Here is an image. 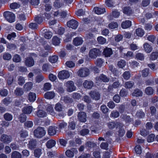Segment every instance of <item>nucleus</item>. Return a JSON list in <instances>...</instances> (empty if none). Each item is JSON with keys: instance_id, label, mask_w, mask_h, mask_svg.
I'll return each instance as SVG.
<instances>
[{"instance_id": "1", "label": "nucleus", "mask_w": 158, "mask_h": 158, "mask_svg": "<svg viewBox=\"0 0 158 158\" xmlns=\"http://www.w3.org/2000/svg\"><path fill=\"white\" fill-rule=\"evenodd\" d=\"M3 15L6 19L10 23H13L15 21V16L12 12L9 11H5Z\"/></svg>"}, {"instance_id": "2", "label": "nucleus", "mask_w": 158, "mask_h": 158, "mask_svg": "<svg viewBox=\"0 0 158 158\" xmlns=\"http://www.w3.org/2000/svg\"><path fill=\"white\" fill-rule=\"evenodd\" d=\"M45 133V131L43 128L39 127L35 130L34 134L36 137L41 138L44 135Z\"/></svg>"}, {"instance_id": "3", "label": "nucleus", "mask_w": 158, "mask_h": 158, "mask_svg": "<svg viewBox=\"0 0 158 158\" xmlns=\"http://www.w3.org/2000/svg\"><path fill=\"white\" fill-rule=\"evenodd\" d=\"M21 107H23L22 109V112L25 114H30L32 111L33 107L32 106L24 104Z\"/></svg>"}, {"instance_id": "4", "label": "nucleus", "mask_w": 158, "mask_h": 158, "mask_svg": "<svg viewBox=\"0 0 158 158\" xmlns=\"http://www.w3.org/2000/svg\"><path fill=\"white\" fill-rule=\"evenodd\" d=\"M64 85L67 88V90L69 92H71L75 90L76 86L74 85V82L72 81H69L64 84Z\"/></svg>"}, {"instance_id": "5", "label": "nucleus", "mask_w": 158, "mask_h": 158, "mask_svg": "<svg viewBox=\"0 0 158 158\" xmlns=\"http://www.w3.org/2000/svg\"><path fill=\"white\" fill-rule=\"evenodd\" d=\"M77 74L78 76L83 77L89 75V69L86 68H82L78 70Z\"/></svg>"}, {"instance_id": "6", "label": "nucleus", "mask_w": 158, "mask_h": 158, "mask_svg": "<svg viewBox=\"0 0 158 158\" xmlns=\"http://www.w3.org/2000/svg\"><path fill=\"white\" fill-rule=\"evenodd\" d=\"M101 54V52L99 49L96 48H94L91 49L89 52V56L93 58H95L99 56Z\"/></svg>"}, {"instance_id": "7", "label": "nucleus", "mask_w": 158, "mask_h": 158, "mask_svg": "<svg viewBox=\"0 0 158 158\" xmlns=\"http://www.w3.org/2000/svg\"><path fill=\"white\" fill-rule=\"evenodd\" d=\"M116 78H113L111 79L112 81L113 82V83L112 85H110L108 86V89L110 90L113 88L116 89L121 87L122 86L121 82H119L118 80L116 81Z\"/></svg>"}, {"instance_id": "8", "label": "nucleus", "mask_w": 158, "mask_h": 158, "mask_svg": "<svg viewBox=\"0 0 158 158\" xmlns=\"http://www.w3.org/2000/svg\"><path fill=\"white\" fill-rule=\"evenodd\" d=\"M70 76L69 73L67 71L63 70L59 73L58 77L60 79H65L68 78Z\"/></svg>"}, {"instance_id": "9", "label": "nucleus", "mask_w": 158, "mask_h": 158, "mask_svg": "<svg viewBox=\"0 0 158 158\" xmlns=\"http://www.w3.org/2000/svg\"><path fill=\"white\" fill-rule=\"evenodd\" d=\"M107 125L110 129H113L115 127L117 128L123 126V125L122 123L117 122L115 123L114 122H110L108 123H107Z\"/></svg>"}, {"instance_id": "10", "label": "nucleus", "mask_w": 158, "mask_h": 158, "mask_svg": "<svg viewBox=\"0 0 158 158\" xmlns=\"http://www.w3.org/2000/svg\"><path fill=\"white\" fill-rule=\"evenodd\" d=\"M67 25L69 27L75 29L77 27L78 24L77 21L74 19H72L68 22Z\"/></svg>"}, {"instance_id": "11", "label": "nucleus", "mask_w": 158, "mask_h": 158, "mask_svg": "<svg viewBox=\"0 0 158 158\" xmlns=\"http://www.w3.org/2000/svg\"><path fill=\"white\" fill-rule=\"evenodd\" d=\"M77 149L73 148L70 150H66L65 152V155L67 156L69 158H72L74 156V153H77Z\"/></svg>"}, {"instance_id": "12", "label": "nucleus", "mask_w": 158, "mask_h": 158, "mask_svg": "<svg viewBox=\"0 0 158 158\" xmlns=\"http://www.w3.org/2000/svg\"><path fill=\"white\" fill-rule=\"evenodd\" d=\"M96 80L97 83H99L102 81L104 82H108L110 80L105 75L102 74L99 77H96Z\"/></svg>"}, {"instance_id": "13", "label": "nucleus", "mask_w": 158, "mask_h": 158, "mask_svg": "<svg viewBox=\"0 0 158 158\" xmlns=\"http://www.w3.org/2000/svg\"><path fill=\"white\" fill-rule=\"evenodd\" d=\"M0 139L4 143H7L11 142L12 138L10 136L6 135H1Z\"/></svg>"}, {"instance_id": "14", "label": "nucleus", "mask_w": 158, "mask_h": 158, "mask_svg": "<svg viewBox=\"0 0 158 158\" xmlns=\"http://www.w3.org/2000/svg\"><path fill=\"white\" fill-rule=\"evenodd\" d=\"M25 64L28 67H31L34 64V60L31 57H27L25 60Z\"/></svg>"}, {"instance_id": "15", "label": "nucleus", "mask_w": 158, "mask_h": 158, "mask_svg": "<svg viewBox=\"0 0 158 158\" xmlns=\"http://www.w3.org/2000/svg\"><path fill=\"white\" fill-rule=\"evenodd\" d=\"M89 95L93 99L97 100H99L100 98V94L98 92L96 91L90 92L89 93Z\"/></svg>"}, {"instance_id": "16", "label": "nucleus", "mask_w": 158, "mask_h": 158, "mask_svg": "<svg viewBox=\"0 0 158 158\" xmlns=\"http://www.w3.org/2000/svg\"><path fill=\"white\" fill-rule=\"evenodd\" d=\"M78 118L80 121L82 122H85L86 120V115L85 113L81 112L79 113Z\"/></svg>"}, {"instance_id": "17", "label": "nucleus", "mask_w": 158, "mask_h": 158, "mask_svg": "<svg viewBox=\"0 0 158 158\" xmlns=\"http://www.w3.org/2000/svg\"><path fill=\"white\" fill-rule=\"evenodd\" d=\"M83 85L85 88L90 89L93 86L94 83L91 81L85 80L83 83Z\"/></svg>"}, {"instance_id": "18", "label": "nucleus", "mask_w": 158, "mask_h": 158, "mask_svg": "<svg viewBox=\"0 0 158 158\" xmlns=\"http://www.w3.org/2000/svg\"><path fill=\"white\" fill-rule=\"evenodd\" d=\"M57 128V127L56 126H50L48 131V134L50 135H53L56 134V133Z\"/></svg>"}, {"instance_id": "19", "label": "nucleus", "mask_w": 158, "mask_h": 158, "mask_svg": "<svg viewBox=\"0 0 158 158\" xmlns=\"http://www.w3.org/2000/svg\"><path fill=\"white\" fill-rule=\"evenodd\" d=\"M83 42L82 39L80 37H77L74 38L73 40V44L76 46H78L82 44Z\"/></svg>"}, {"instance_id": "20", "label": "nucleus", "mask_w": 158, "mask_h": 158, "mask_svg": "<svg viewBox=\"0 0 158 158\" xmlns=\"http://www.w3.org/2000/svg\"><path fill=\"white\" fill-rule=\"evenodd\" d=\"M131 22L130 20H126L123 22L121 24V27L123 29H127L131 26Z\"/></svg>"}, {"instance_id": "21", "label": "nucleus", "mask_w": 158, "mask_h": 158, "mask_svg": "<svg viewBox=\"0 0 158 158\" xmlns=\"http://www.w3.org/2000/svg\"><path fill=\"white\" fill-rule=\"evenodd\" d=\"M95 13L98 15H100L106 12L104 8H101L98 7H95L94 8Z\"/></svg>"}, {"instance_id": "22", "label": "nucleus", "mask_w": 158, "mask_h": 158, "mask_svg": "<svg viewBox=\"0 0 158 158\" xmlns=\"http://www.w3.org/2000/svg\"><path fill=\"white\" fill-rule=\"evenodd\" d=\"M113 53L112 50L110 48H106L103 51V54L106 57L110 56Z\"/></svg>"}, {"instance_id": "23", "label": "nucleus", "mask_w": 158, "mask_h": 158, "mask_svg": "<svg viewBox=\"0 0 158 158\" xmlns=\"http://www.w3.org/2000/svg\"><path fill=\"white\" fill-rule=\"evenodd\" d=\"M55 96V93L52 91L47 92L44 95L45 98L48 99H52Z\"/></svg>"}, {"instance_id": "24", "label": "nucleus", "mask_w": 158, "mask_h": 158, "mask_svg": "<svg viewBox=\"0 0 158 158\" xmlns=\"http://www.w3.org/2000/svg\"><path fill=\"white\" fill-rule=\"evenodd\" d=\"M143 46L145 51L147 53L150 52L152 50V46L147 43L144 44Z\"/></svg>"}, {"instance_id": "25", "label": "nucleus", "mask_w": 158, "mask_h": 158, "mask_svg": "<svg viewBox=\"0 0 158 158\" xmlns=\"http://www.w3.org/2000/svg\"><path fill=\"white\" fill-rule=\"evenodd\" d=\"M36 98V94L33 92H30L28 94V100L30 102H34Z\"/></svg>"}, {"instance_id": "26", "label": "nucleus", "mask_w": 158, "mask_h": 158, "mask_svg": "<svg viewBox=\"0 0 158 158\" xmlns=\"http://www.w3.org/2000/svg\"><path fill=\"white\" fill-rule=\"evenodd\" d=\"M56 144V142L53 139L49 140L46 143V146L48 148H50L54 147Z\"/></svg>"}, {"instance_id": "27", "label": "nucleus", "mask_w": 158, "mask_h": 158, "mask_svg": "<svg viewBox=\"0 0 158 158\" xmlns=\"http://www.w3.org/2000/svg\"><path fill=\"white\" fill-rule=\"evenodd\" d=\"M132 95L133 96L136 97H140L142 96L143 92L140 89H136L134 90Z\"/></svg>"}, {"instance_id": "28", "label": "nucleus", "mask_w": 158, "mask_h": 158, "mask_svg": "<svg viewBox=\"0 0 158 158\" xmlns=\"http://www.w3.org/2000/svg\"><path fill=\"white\" fill-rule=\"evenodd\" d=\"M33 87V83L31 82L27 83L24 85V90L26 91L30 90Z\"/></svg>"}, {"instance_id": "29", "label": "nucleus", "mask_w": 158, "mask_h": 158, "mask_svg": "<svg viewBox=\"0 0 158 158\" xmlns=\"http://www.w3.org/2000/svg\"><path fill=\"white\" fill-rule=\"evenodd\" d=\"M145 92L147 95H150L153 94L154 90L151 87L149 86L145 89Z\"/></svg>"}, {"instance_id": "30", "label": "nucleus", "mask_w": 158, "mask_h": 158, "mask_svg": "<svg viewBox=\"0 0 158 158\" xmlns=\"http://www.w3.org/2000/svg\"><path fill=\"white\" fill-rule=\"evenodd\" d=\"M121 118L125 121L127 123H129L132 122L133 119L131 118L130 116L126 115L123 114L121 116Z\"/></svg>"}, {"instance_id": "31", "label": "nucleus", "mask_w": 158, "mask_h": 158, "mask_svg": "<svg viewBox=\"0 0 158 158\" xmlns=\"http://www.w3.org/2000/svg\"><path fill=\"white\" fill-rule=\"evenodd\" d=\"M60 43V39L56 36H54L52 39V43L55 46L58 45Z\"/></svg>"}, {"instance_id": "32", "label": "nucleus", "mask_w": 158, "mask_h": 158, "mask_svg": "<svg viewBox=\"0 0 158 158\" xmlns=\"http://www.w3.org/2000/svg\"><path fill=\"white\" fill-rule=\"evenodd\" d=\"M136 35L139 37H142L144 34V31L142 29L139 28L135 31Z\"/></svg>"}, {"instance_id": "33", "label": "nucleus", "mask_w": 158, "mask_h": 158, "mask_svg": "<svg viewBox=\"0 0 158 158\" xmlns=\"http://www.w3.org/2000/svg\"><path fill=\"white\" fill-rule=\"evenodd\" d=\"M37 115L39 117L44 118L46 116L47 114L43 110H39L37 112Z\"/></svg>"}, {"instance_id": "34", "label": "nucleus", "mask_w": 158, "mask_h": 158, "mask_svg": "<svg viewBox=\"0 0 158 158\" xmlns=\"http://www.w3.org/2000/svg\"><path fill=\"white\" fill-rule=\"evenodd\" d=\"M123 78L126 80H128L131 77V74L129 71H126L122 75Z\"/></svg>"}, {"instance_id": "35", "label": "nucleus", "mask_w": 158, "mask_h": 158, "mask_svg": "<svg viewBox=\"0 0 158 158\" xmlns=\"http://www.w3.org/2000/svg\"><path fill=\"white\" fill-rule=\"evenodd\" d=\"M145 116V114L144 112L141 110H138L136 113L135 116L139 118H142Z\"/></svg>"}, {"instance_id": "36", "label": "nucleus", "mask_w": 158, "mask_h": 158, "mask_svg": "<svg viewBox=\"0 0 158 158\" xmlns=\"http://www.w3.org/2000/svg\"><path fill=\"white\" fill-rule=\"evenodd\" d=\"M158 57V52H152L150 56V59L152 60H156Z\"/></svg>"}, {"instance_id": "37", "label": "nucleus", "mask_w": 158, "mask_h": 158, "mask_svg": "<svg viewBox=\"0 0 158 158\" xmlns=\"http://www.w3.org/2000/svg\"><path fill=\"white\" fill-rule=\"evenodd\" d=\"M12 99L9 97L5 98L2 101V103L6 106L9 104L12 101Z\"/></svg>"}, {"instance_id": "38", "label": "nucleus", "mask_w": 158, "mask_h": 158, "mask_svg": "<svg viewBox=\"0 0 158 158\" xmlns=\"http://www.w3.org/2000/svg\"><path fill=\"white\" fill-rule=\"evenodd\" d=\"M44 34V37L47 39L51 38L52 35V33L51 32L47 30H46V31H45V32Z\"/></svg>"}, {"instance_id": "39", "label": "nucleus", "mask_w": 158, "mask_h": 158, "mask_svg": "<svg viewBox=\"0 0 158 158\" xmlns=\"http://www.w3.org/2000/svg\"><path fill=\"white\" fill-rule=\"evenodd\" d=\"M134 85V82L132 81H128L126 82L124 84V87L126 88L131 89Z\"/></svg>"}, {"instance_id": "40", "label": "nucleus", "mask_w": 158, "mask_h": 158, "mask_svg": "<svg viewBox=\"0 0 158 158\" xmlns=\"http://www.w3.org/2000/svg\"><path fill=\"white\" fill-rule=\"evenodd\" d=\"M47 110L50 114L52 115L54 114V111L52 105H48L47 107Z\"/></svg>"}, {"instance_id": "41", "label": "nucleus", "mask_w": 158, "mask_h": 158, "mask_svg": "<svg viewBox=\"0 0 158 158\" xmlns=\"http://www.w3.org/2000/svg\"><path fill=\"white\" fill-rule=\"evenodd\" d=\"M141 73L143 77H147L149 74V69L148 68L144 69L142 71Z\"/></svg>"}, {"instance_id": "42", "label": "nucleus", "mask_w": 158, "mask_h": 158, "mask_svg": "<svg viewBox=\"0 0 158 158\" xmlns=\"http://www.w3.org/2000/svg\"><path fill=\"white\" fill-rule=\"evenodd\" d=\"M97 40L99 44H103L106 42V40L102 36H99L97 38Z\"/></svg>"}, {"instance_id": "43", "label": "nucleus", "mask_w": 158, "mask_h": 158, "mask_svg": "<svg viewBox=\"0 0 158 158\" xmlns=\"http://www.w3.org/2000/svg\"><path fill=\"white\" fill-rule=\"evenodd\" d=\"M41 154V150L40 149H37L35 150L34 154L36 157H40Z\"/></svg>"}, {"instance_id": "44", "label": "nucleus", "mask_w": 158, "mask_h": 158, "mask_svg": "<svg viewBox=\"0 0 158 158\" xmlns=\"http://www.w3.org/2000/svg\"><path fill=\"white\" fill-rule=\"evenodd\" d=\"M58 59V57L56 56H50L49 58V61L52 63H54L57 62Z\"/></svg>"}, {"instance_id": "45", "label": "nucleus", "mask_w": 158, "mask_h": 158, "mask_svg": "<svg viewBox=\"0 0 158 158\" xmlns=\"http://www.w3.org/2000/svg\"><path fill=\"white\" fill-rule=\"evenodd\" d=\"M36 146V142L35 140H31L29 143V148L31 149H34Z\"/></svg>"}, {"instance_id": "46", "label": "nucleus", "mask_w": 158, "mask_h": 158, "mask_svg": "<svg viewBox=\"0 0 158 158\" xmlns=\"http://www.w3.org/2000/svg\"><path fill=\"white\" fill-rule=\"evenodd\" d=\"M12 57L11 55L8 53H4L3 56V58L4 60H10Z\"/></svg>"}, {"instance_id": "47", "label": "nucleus", "mask_w": 158, "mask_h": 158, "mask_svg": "<svg viewBox=\"0 0 158 158\" xmlns=\"http://www.w3.org/2000/svg\"><path fill=\"white\" fill-rule=\"evenodd\" d=\"M81 96L79 93H73L72 94V97L75 100H78L81 98Z\"/></svg>"}, {"instance_id": "48", "label": "nucleus", "mask_w": 158, "mask_h": 158, "mask_svg": "<svg viewBox=\"0 0 158 158\" xmlns=\"http://www.w3.org/2000/svg\"><path fill=\"white\" fill-rule=\"evenodd\" d=\"M52 87V85L48 82L45 83L44 85L43 89L44 91L49 90Z\"/></svg>"}, {"instance_id": "49", "label": "nucleus", "mask_w": 158, "mask_h": 158, "mask_svg": "<svg viewBox=\"0 0 158 158\" xmlns=\"http://www.w3.org/2000/svg\"><path fill=\"white\" fill-rule=\"evenodd\" d=\"M126 62L123 60H121L118 61V66L121 68H123L126 65Z\"/></svg>"}, {"instance_id": "50", "label": "nucleus", "mask_w": 158, "mask_h": 158, "mask_svg": "<svg viewBox=\"0 0 158 158\" xmlns=\"http://www.w3.org/2000/svg\"><path fill=\"white\" fill-rule=\"evenodd\" d=\"M55 108L56 111H62L63 106L61 104L58 103L56 104Z\"/></svg>"}, {"instance_id": "51", "label": "nucleus", "mask_w": 158, "mask_h": 158, "mask_svg": "<svg viewBox=\"0 0 158 158\" xmlns=\"http://www.w3.org/2000/svg\"><path fill=\"white\" fill-rule=\"evenodd\" d=\"M44 79V77L41 74H40L37 76L35 81L36 82L39 83L42 81Z\"/></svg>"}, {"instance_id": "52", "label": "nucleus", "mask_w": 158, "mask_h": 158, "mask_svg": "<svg viewBox=\"0 0 158 158\" xmlns=\"http://www.w3.org/2000/svg\"><path fill=\"white\" fill-rule=\"evenodd\" d=\"M103 63V61L102 59L98 58L96 60L95 64L98 66L101 67L102 66Z\"/></svg>"}, {"instance_id": "53", "label": "nucleus", "mask_w": 158, "mask_h": 158, "mask_svg": "<svg viewBox=\"0 0 158 158\" xmlns=\"http://www.w3.org/2000/svg\"><path fill=\"white\" fill-rule=\"evenodd\" d=\"M135 151L137 154H140L142 152V149L141 146L139 145H137L135 148Z\"/></svg>"}, {"instance_id": "54", "label": "nucleus", "mask_w": 158, "mask_h": 158, "mask_svg": "<svg viewBox=\"0 0 158 158\" xmlns=\"http://www.w3.org/2000/svg\"><path fill=\"white\" fill-rule=\"evenodd\" d=\"M119 115V112L117 111H113L111 112L110 114V117H113L114 118H118Z\"/></svg>"}, {"instance_id": "55", "label": "nucleus", "mask_w": 158, "mask_h": 158, "mask_svg": "<svg viewBox=\"0 0 158 158\" xmlns=\"http://www.w3.org/2000/svg\"><path fill=\"white\" fill-rule=\"evenodd\" d=\"M19 7L20 5L19 4L16 2L12 3L10 5V8L13 9L19 8Z\"/></svg>"}, {"instance_id": "56", "label": "nucleus", "mask_w": 158, "mask_h": 158, "mask_svg": "<svg viewBox=\"0 0 158 158\" xmlns=\"http://www.w3.org/2000/svg\"><path fill=\"white\" fill-rule=\"evenodd\" d=\"M4 117L5 119L7 121H10L13 118L12 115L9 113L5 114L4 115Z\"/></svg>"}, {"instance_id": "57", "label": "nucleus", "mask_w": 158, "mask_h": 158, "mask_svg": "<svg viewBox=\"0 0 158 158\" xmlns=\"http://www.w3.org/2000/svg\"><path fill=\"white\" fill-rule=\"evenodd\" d=\"M101 109L103 113L106 114L108 111L109 109L105 105H102L101 106Z\"/></svg>"}, {"instance_id": "58", "label": "nucleus", "mask_w": 158, "mask_h": 158, "mask_svg": "<svg viewBox=\"0 0 158 158\" xmlns=\"http://www.w3.org/2000/svg\"><path fill=\"white\" fill-rule=\"evenodd\" d=\"M105 3L106 6L108 7H113L114 5L113 0H106Z\"/></svg>"}, {"instance_id": "59", "label": "nucleus", "mask_w": 158, "mask_h": 158, "mask_svg": "<svg viewBox=\"0 0 158 158\" xmlns=\"http://www.w3.org/2000/svg\"><path fill=\"white\" fill-rule=\"evenodd\" d=\"M12 158H19L20 153L18 152L15 151L12 153Z\"/></svg>"}, {"instance_id": "60", "label": "nucleus", "mask_w": 158, "mask_h": 158, "mask_svg": "<svg viewBox=\"0 0 158 158\" xmlns=\"http://www.w3.org/2000/svg\"><path fill=\"white\" fill-rule=\"evenodd\" d=\"M108 27L110 28L114 29L118 27V24L116 22H112L109 24Z\"/></svg>"}, {"instance_id": "61", "label": "nucleus", "mask_w": 158, "mask_h": 158, "mask_svg": "<svg viewBox=\"0 0 158 158\" xmlns=\"http://www.w3.org/2000/svg\"><path fill=\"white\" fill-rule=\"evenodd\" d=\"M85 12L82 9L79 10L76 12V14L79 17L83 16Z\"/></svg>"}, {"instance_id": "62", "label": "nucleus", "mask_w": 158, "mask_h": 158, "mask_svg": "<svg viewBox=\"0 0 158 158\" xmlns=\"http://www.w3.org/2000/svg\"><path fill=\"white\" fill-rule=\"evenodd\" d=\"M155 135L153 134H151L148 137L147 141L148 142H153L155 138Z\"/></svg>"}, {"instance_id": "63", "label": "nucleus", "mask_w": 158, "mask_h": 158, "mask_svg": "<svg viewBox=\"0 0 158 158\" xmlns=\"http://www.w3.org/2000/svg\"><path fill=\"white\" fill-rule=\"evenodd\" d=\"M123 12L125 14L129 15L131 13V11L129 7H125L123 9Z\"/></svg>"}, {"instance_id": "64", "label": "nucleus", "mask_w": 158, "mask_h": 158, "mask_svg": "<svg viewBox=\"0 0 158 158\" xmlns=\"http://www.w3.org/2000/svg\"><path fill=\"white\" fill-rule=\"evenodd\" d=\"M89 132V131L86 129H83L80 131V134L83 136H84L88 134Z\"/></svg>"}]
</instances>
